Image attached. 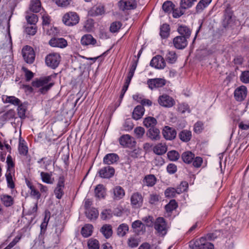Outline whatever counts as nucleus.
Instances as JSON below:
<instances>
[{"mask_svg": "<svg viewBox=\"0 0 249 249\" xmlns=\"http://www.w3.org/2000/svg\"><path fill=\"white\" fill-rule=\"evenodd\" d=\"M111 192L113 194L112 197L114 200H119L122 199L125 196L124 189L120 186L114 187Z\"/></svg>", "mask_w": 249, "mask_h": 249, "instance_id": "18", "label": "nucleus"}, {"mask_svg": "<svg viewBox=\"0 0 249 249\" xmlns=\"http://www.w3.org/2000/svg\"><path fill=\"white\" fill-rule=\"evenodd\" d=\"M143 124L146 127H153L157 124V120L154 117H148L143 120Z\"/></svg>", "mask_w": 249, "mask_h": 249, "instance_id": "44", "label": "nucleus"}, {"mask_svg": "<svg viewBox=\"0 0 249 249\" xmlns=\"http://www.w3.org/2000/svg\"><path fill=\"white\" fill-rule=\"evenodd\" d=\"M27 110V106L25 103L20 104L18 108V113L20 118H24Z\"/></svg>", "mask_w": 249, "mask_h": 249, "instance_id": "47", "label": "nucleus"}, {"mask_svg": "<svg viewBox=\"0 0 249 249\" xmlns=\"http://www.w3.org/2000/svg\"><path fill=\"white\" fill-rule=\"evenodd\" d=\"M180 140L183 142H188L192 137L191 132L187 130L182 131L179 134Z\"/></svg>", "mask_w": 249, "mask_h": 249, "instance_id": "39", "label": "nucleus"}, {"mask_svg": "<svg viewBox=\"0 0 249 249\" xmlns=\"http://www.w3.org/2000/svg\"><path fill=\"white\" fill-rule=\"evenodd\" d=\"M14 174H15L11 173L5 174L8 187L11 189H14L15 188V183L13 179Z\"/></svg>", "mask_w": 249, "mask_h": 249, "instance_id": "52", "label": "nucleus"}, {"mask_svg": "<svg viewBox=\"0 0 249 249\" xmlns=\"http://www.w3.org/2000/svg\"><path fill=\"white\" fill-rule=\"evenodd\" d=\"M27 185L30 190L31 196L36 197L37 200L39 199L40 197L39 192L35 189V187L30 182L27 183Z\"/></svg>", "mask_w": 249, "mask_h": 249, "instance_id": "46", "label": "nucleus"}, {"mask_svg": "<svg viewBox=\"0 0 249 249\" xmlns=\"http://www.w3.org/2000/svg\"><path fill=\"white\" fill-rule=\"evenodd\" d=\"M22 54L25 61L32 64L35 60V53L33 49L29 46H26L22 50Z\"/></svg>", "mask_w": 249, "mask_h": 249, "instance_id": "6", "label": "nucleus"}, {"mask_svg": "<svg viewBox=\"0 0 249 249\" xmlns=\"http://www.w3.org/2000/svg\"><path fill=\"white\" fill-rule=\"evenodd\" d=\"M100 231L107 239L110 238L113 233L112 226L109 224L104 225L100 229Z\"/></svg>", "mask_w": 249, "mask_h": 249, "instance_id": "24", "label": "nucleus"}, {"mask_svg": "<svg viewBox=\"0 0 249 249\" xmlns=\"http://www.w3.org/2000/svg\"><path fill=\"white\" fill-rule=\"evenodd\" d=\"M18 149L20 155L26 156L28 153V148L26 143L24 140H22L21 138L19 139Z\"/></svg>", "mask_w": 249, "mask_h": 249, "instance_id": "29", "label": "nucleus"}, {"mask_svg": "<svg viewBox=\"0 0 249 249\" xmlns=\"http://www.w3.org/2000/svg\"><path fill=\"white\" fill-rule=\"evenodd\" d=\"M177 207V203L175 200H171L168 204L165 206V210L167 212H170Z\"/></svg>", "mask_w": 249, "mask_h": 249, "instance_id": "56", "label": "nucleus"}, {"mask_svg": "<svg viewBox=\"0 0 249 249\" xmlns=\"http://www.w3.org/2000/svg\"><path fill=\"white\" fill-rule=\"evenodd\" d=\"M117 5L119 9L123 11L134 9L137 7L135 0H120Z\"/></svg>", "mask_w": 249, "mask_h": 249, "instance_id": "7", "label": "nucleus"}, {"mask_svg": "<svg viewBox=\"0 0 249 249\" xmlns=\"http://www.w3.org/2000/svg\"><path fill=\"white\" fill-rule=\"evenodd\" d=\"M25 32L29 35L33 36L36 32V28L35 25L28 26L25 28Z\"/></svg>", "mask_w": 249, "mask_h": 249, "instance_id": "60", "label": "nucleus"}, {"mask_svg": "<svg viewBox=\"0 0 249 249\" xmlns=\"http://www.w3.org/2000/svg\"><path fill=\"white\" fill-rule=\"evenodd\" d=\"M158 101L161 106L165 107H171L175 104L174 99L167 94L160 96Z\"/></svg>", "mask_w": 249, "mask_h": 249, "instance_id": "8", "label": "nucleus"}, {"mask_svg": "<svg viewBox=\"0 0 249 249\" xmlns=\"http://www.w3.org/2000/svg\"><path fill=\"white\" fill-rule=\"evenodd\" d=\"M134 134L137 138H142L145 133L144 129L141 126L137 127L134 129Z\"/></svg>", "mask_w": 249, "mask_h": 249, "instance_id": "57", "label": "nucleus"}, {"mask_svg": "<svg viewBox=\"0 0 249 249\" xmlns=\"http://www.w3.org/2000/svg\"><path fill=\"white\" fill-rule=\"evenodd\" d=\"M187 184L186 182L182 183L179 188L175 189L174 188H169L165 191V195L166 197H174L176 194H179L180 193L185 191L186 190Z\"/></svg>", "mask_w": 249, "mask_h": 249, "instance_id": "9", "label": "nucleus"}, {"mask_svg": "<svg viewBox=\"0 0 249 249\" xmlns=\"http://www.w3.org/2000/svg\"><path fill=\"white\" fill-rule=\"evenodd\" d=\"M86 213L87 217L90 220L96 219L99 215V212L95 208L87 209Z\"/></svg>", "mask_w": 249, "mask_h": 249, "instance_id": "37", "label": "nucleus"}, {"mask_svg": "<svg viewBox=\"0 0 249 249\" xmlns=\"http://www.w3.org/2000/svg\"><path fill=\"white\" fill-rule=\"evenodd\" d=\"M114 169L110 166L105 167L99 170L98 173L102 178H109L114 174Z\"/></svg>", "mask_w": 249, "mask_h": 249, "instance_id": "15", "label": "nucleus"}, {"mask_svg": "<svg viewBox=\"0 0 249 249\" xmlns=\"http://www.w3.org/2000/svg\"><path fill=\"white\" fill-rule=\"evenodd\" d=\"M64 179L63 178L61 177L59 178L57 184V186L54 191V194L58 199H60L62 198L64 194Z\"/></svg>", "mask_w": 249, "mask_h": 249, "instance_id": "19", "label": "nucleus"}, {"mask_svg": "<svg viewBox=\"0 0 249 249\" xmlns=\"http://www.w3.org/2000/svg\"><path fill=\"white\" fill-rule=\"evenodd\" d=\"M30 9L35 13L39 12L41 10V3L39 0H31Z\"/></svg>", "mask_w": 249, "mask_h": 249, "instance_id": "36", "label": "nucleus"}, {"mask_svg": "<svg viewBox=\"0 0 249 249\" xmlns=\"http://www.w3.org/2000/svg\"><path fill=\"white\" fill-rule=\"evenodd\" d=\"M144 108L142 106H137L134 109L132 113V117L134 119L138 120L141 119L144 113Z\"/></svg>", "mask_w": 249, "mask_h": 249, "instance_id": "25", "label": "nucleus"}, {"mask_svg": "<svg viewBox=\"0 0 249 249\" xmlns=\"http://www.w3.org/2000/svg\"><path fill=\"white\" fill-rule=\"evenodd\" d=\"M169 26L167 24H163L160 27V35L162 38H166L169 35Z\"/></svg>", "mask_w": 249, "mask_h": 249, "instance_id": "48", "label": "nucleus"}, {"mask_svg": "<svg viewBox=\"0 0 249 249\" xmlns=\"http://www.w3.org/2000/svg\"><path fill=\"white\" fill-rule=\"evenodd\" d=\"M195 155L190 151H186L182 154V159L186 163H190L194 159Z\"/></svg>", "mask_w": 249, "mask_h": 249, "instance_id": "34", "label": "nucleus"}, {"mask_svg": "<svg viewBox=\"0 0 249 249\" xmlns=\"http://www.w3.org/2000/svg\"><path fill=\"white\" fill-rule=\"evenodd\" d=\"M156 182V178L153 175L145 176L144 180V183L148 186H153Z\"/></svg>", "mask_w": 249, "mask_h": 249, "instance_id": "45", "label": "nucleus"}, {"mask_svg": "<svg viewBox=\"0 0 249 249\" xmlns=\"http://www.w3.org/2000/svg\"><path fill=\"white\" fill-rule=\"evenodd\" d=\"M240 80L244 83H249V71H243L240 75Z\"/></svg>", "mask_w": 249, "mask_h": 249, "instance_id": "58", "label": "nucleus"}, {"mask_svg": "<svg viewBox=\"0 0 249 249\" xmlns=\"http://www.w3.org/2000/svg\"><path fill=\"white\" fill-rule=\"evenodd\" d=\"M154 228L159 235H165L167 233V226L164 219L162 217L157 218L154 223Z\"/></svg>", "mask_w": 249, "mask_h": 249, "instance_id": "4", "label": "nucleus"}, {"mask_svg": "<svg viewBox=\"0 0 249 249\" xmlns=\"http://www.w3.org/2000/svg\"><path fill=\"white\" fill-rule=\"evenodd\" d=\"M95 194L98 198H104L106 195V188L102 184L98 185L95 189Z\"/></svg>", "mask_w": 249, "mask_h": 249, "instance_id": "28", "label": "nucleus"}, {"mask_svg": "<svg viewBox=\"0 0 249 249\" xmlns=\"http://www.w3.org/2000/svg\"><path fill=\"white\" fill-rule=\"evenodd\" d=\"M81 43L83 46H99L100 44L98 43L96 40L89 34L83 36L81 39Z\"/></svg>", "mask_w": 249, "mask_h": 249, "instance_id": "11", "label": "nucleus"}, {"mask_svg": "<svg viewBox=\"0 0 249 249\" xmlns=\"http://www.w3.org/2000/svg\"><path fill=\"white\" fill-rule=\"evenodd\" d=\"M113 214L110 209H106L102 211L101 213V218L104 220L110 219L112 217Z\"/></svg>", "mask_w": 249, "mask_h": 249, "instance_id": "53", "label": "nucleus"}, {"mask_svg": "<svg viewBox=\"0 0 249 249\" xmlns=\"http://www.w3.org/2000/svg\"><path fill=\"white\" fill-rule=\"evenodd\" d=\"M131 204L134 208H138L142 204L143 199L141 194L137 192L133 193L130 198Z\"/></svg>", "mask_w": 249, "mask_h": 249, "instance_id": "16", "label": "nucleus"}, {"mask_svg": "<svg viewBox=\"0 0 249 249\" xmlns=\"http://www.w3.org/2000/svg\"><path fill=\"white\" fill-rule=\"evenodd\" d=\"M150 66L157 69H163L166 66L164 58L158 55L154 57L150 62Z\"/></svg>", "mask_w": 249, "mask_h": 249, "instance_id": "10", "label": "nucleus"}, {"mask_svg": "<svg viewBox=\"0 0 249 249\" xmlns=\"http://www.w3.org/2000/svg\"><path fill=\"white\" fill-rule=\"evenodd\" d=\"M139 243V240L135 237H131L128 240V246L131 248H135L138 246Z\"/></svg>", "mask_w": 249, "mask_h": 249, "instance_id": "59", "label": "nucleus"}, {"mask_svg": "<svg viewBox=\"0 0 249 249\" xmlns=\"http://www.w3.org/2000/svg\"><path fill=\"white\" fill-rule=\"evenodd\" d=\"M235 99L238 101L244 100L247 95V89L244 86H241L236 88L234 92Z\"/></svg>", "mask_w": 249, "mask_h": 249, "instance_id": "12", "label": "nucleus"}, {"mask_svg": "<svg viewBox=\"0 0 249 249\" xmlns=\"http://www.w3.org/2000/svg\"><path fill=\"white\" fill-rule=\"evenodd\" d=\"M212 0H201L196 6L197 12H199L205 8L212 2Z\"/></svg>", "mask_w": 249, "mask_h": 249, "instance_id": "41", "label": "nucleus"}, {"mask_svg": "<svg viewBox=\"0 0 249 249\" xmlns=\"http://www.w3.org/2000/svg\"><path fill=\"white\" fill-rule=\"evenodd\" d=\"M54 1L58 6L66 7L70 4L71 0H54Z\"/></svg>", "mask_w": 249, "mask_h": 249, "instance_id": "64", "label": "nucleus"}, {"mask_svg": "<svg viewBox=\"0 0 249 249\" xmlns=\"http://www.w3.org/2000/svg\"><path fill=\"white\" fill-rule=\"evenodd\" d=\"M167 156L168 159L172 161H176L179 159V154L175 150H172L168 152Z\"/></svg>", "mask_w": 249, "mask_h": 249, "instance_id": "54", "label": "nucleus"}, {"mask_svg": "<svg viewBox=\"0 0 249 249\" xmlns=\"http://www.w3.org/2000/svg\"><path fill=\"white\" fill-rule=\"evenodd\" d=\"M121 27V23L120 22H114L111 24L110 30L112 33H115L120 29Z\"/></svg>", "mask_w": 249, "mask_h": 249, "instance_id": "61", "label": "nucleus"}, {"mask_svg": "<svg viewBox=\"0 0 249 249\" xmlns=\"http://www.w3.org/2000/svg\"><path fill=\"white\" fill-rule=\"evenodd\" d=\"M104 7L102 5H98L93 6L89 11V14L91 16L102 15L105 13Z\"/></svg>", "mask_w": 249, "mask_h": 249, "instance_id": "27", "label": "nucleus"}, {"mask_svg": "<svg viewBox=\"0 0 249 249\" xmlns=\"http://www.w3.org/2000/svg\"><path fill=\"white\" fill-rule=\"evenodd\" d=\"M134 232L138 234L143 233L145 230L144 225L140 220H136L132 224Z\"/></svg>", "mask_w": 249, "mask_h": 249, "instance_id": "22", "label": "nucleus"}, {"mask_svg": "<svg viewBox=\"0 0 249 249\" xmlns=\"http://www.w3.org/2000/svg\"><path fill=\"white\" fill-rule=\"evenodd\" d=\"M197 0H181L180 6L182 8L187 9L191 7Z\"/></svg>", "mask_w": 249, "mask_h": 249, "instance_id": "50", "label": "nucleus"}, {"mask_svg": "<svg viewBox=\"0 0 249 249\" xmlns=\"http://www.w3.org/2000/svg\"><path fill=\"white\" fill-rule=\"evenodd\" d=\"M119 160L118 156L115 153L107 154L103 159V162L106 164H112L116 162Z\"/></svg>", "mask_w": 249, "mask_h": 249, "instance_id": "23", "label": "nucleus"}, {"mask_svg": "<svg viewBox=\"0 0 249 249\" xmlns=\"http://www.w3.org/2000/svg\"><path fill=\"white\" fill-rule=\"evenodd\" d=\"M120 143L124 147H132L135 144V141L133 137L128 134H126L120 138Z\"/></svg>", "mask_w": 249, "mask_h": 249, "instance_id": "13", "label": "nucleus"}, {"mask_svg": "<svg viewBox=\"0 0 249 249\" xmlns=\"http://www.w3.org/2000/svg\"><path fill=\"white\" fill-rule=\"evenodd\" d=\"M26 20L28 23L31 25H35L38 21V18L36 15L32 14L26 17Z\"/></svg>", "mask_w": 249, "mask_h": 249, "instance_id": "55", "label": "nucleus"}, {"mask_svg": "<svg viewBox=\"0 0 249 249\" xmlns=\"http://www.w3.org/2000/svg\"><path fill=\"white\" fill-rule=\"evenodd\" d=\"M52 76L41 78L33 82V86L38 89V91L44 94L53 85L52 81Z\"/></svg>", "mask_w": 249, "mask_h": 249, "instance_id": "1", "label": "nucleus"}, {"mask_svg": "<svg viewBox=\"0 0 249 249\" xmlns=\"http://www.w3.org/2000/svg\"><path fill=\"white\" fill-rule=\"evenodd\" d=\"M0 200L2 204L6 207L12 206L14 202L12 197L7 195H2L0 196Z\"/></svg>", "mask_w": 249, "mask_h": 249, "instance_id": "33", "label": "nucleus"}, {"mask_svg": "<svg viewBox=\"0 0 249 249\" xmlns=\"http://www.w3.org/2000/svg\"><path fill=\"white\" fill-rule=\"evenodd\" d=\"M49 44L53 47L61 48H65L67 45V41L63 38H53L49 41Z\"/></svg>", "mask_w": 249, "mask_h": 249, "instance_id": "17", "label": "nucleus"}, {"mask_svg": "<svg viewBox=\"0 0 249 249\" xmlns=\"http://www.w3.org/2000/svg\"><path fill=\"white\" fill-rule=\"evenodd\" d=\"M40 175L41 179L43 182L49 184L53 183L54 179L52 178L51 174L41 172Z\"/></svg>", "mask_w": 249, "mask_h": 249, "instance_id": "32", "label": "nucleus"}, {"mask_svg": "<svg viewBox=\"0 0 249 249\" xmlns=\"http://www.w3.org/2000/svg\"><path fill=\"white\" fill-rule=\"evenodd\" d=\"M162 134L166 140H172L176 137L177 133L174 128L166 126L163 129Z\"/></svg>", "mask_w": 249, "mask_h": 249, "instance_id": "21", "label": "nucleus"}, {"mask_svg": "<svg viewBox=\"0 0 249 249\" xmlns=\"http://www.w3.org/2000/svg\"><path fill=\"white\" fill-rule=\"evenodd\" d=\"M128 226L125 223L120 224L117 230V234L120 237H124L128 232Z\"/></svg>", "mask_w": 249, "mask_h": 249, "instance_id": "30", "label": "nucleus"}, {"mask_svg": "<svg viewBox=\"0 0 249 249\" xmlns=\"http://www.w3.org/2000/svg\"><path fill=\"white\" fill-rule=\"evenodd\" d=\"M93 227L92 225L86 224L81 229V234L84 237L90 236L93 232Z\"/></svg>", "mask_w": 249, "mask_h": 249, "instance_id": "31", "label": "nucleus"}, {"mask_svg": "<svg viewBox=\"0 0 249 249\" xmlns=\"http://www.w3.org/2000/svg\"><path fill=\"white\" fill-rule=\"evenodd\" d=\"M178 109L179 111L182 113H184L185 112L189 113L190 111L188 105L185 103L180 104L178 106Z\"/></svg>", "mask_w": 249, "mask_h": 249, "instance_id": "62", "label": "nucleus"}, {"mask_svg": "<svg viewBox=\"0 0 249 249\" xmlns=\"http://www.w3.org/2000/svg\"><path fill=\"white\" fill-rule=\"evenodd\" d=\"M173 44L176 48L182 49L187 46L186 38L184 36H176L173 39Z\"/></svg>", "mask_w": 249, "mask_h": 249, "instance_id": "20", "label": "nucleus"}, {"mask_svg": "<svg viewBox=\"0 0 249 249\" xmlns=\"http://www.w3.org/2000/svg\"><path fill=\"white\" fill-rule=\"evenodd\" d=\"M79 17L78 14L74 12H69L63 17V22L67 26H72L77 24L79 21Z\"/></svg>", "mask_w": 249, "mask_h": 249, "instance_id": "3", "label": "nucleus"}, {"mask_svg": "<svg viewBox=\"0 0 249 249\" xmlns=\"http://www.w3.org/2000/svg\"><path fill=\"white\" fill-rule=\"evenodd\" d=\"M178 31L179 34L182 35L181 36H184L186 38V37H188L191 34L190 30L185 25L179 26L178 29Z\"/></svg>", "mask_w": 249, "mask_h": 249, "instance_id": "38", "label": "nucleus"}, {"mask_svg": "<svg viewBox=\"0 0 249 249\" xmlns=\"http://www.w3.org/2000/svg\"><path fill=\"white\" fill-rule=\"evenodd\" d=\"M167 150V147L164 143H159L153 147L154 152L158 155H161L165 153Z\"/></svg>", "mask_w": 249, "mask_h": 249, "instance_id": "26", "label": "nucleus"}, {"mask_svg": "<svg viewBox=\"0 0 249 249\" xmlns=\"http://www.w3.org/2000/svg\"><path fill=\"white\" fill-rule=\"evenodd\" d=\"M7 171L6 173L15 174L14 163L10 155H8L6 159Z\"/></svg>", "mask_w": 249, "mask_h": 249, "instance_id": "35", "label": "nucleus"}, {"mask_svg": "<svg viewBox=\"0 0 249 249\" xmlns=\"http://www.w3.org/2000/svg\"><path fill=\"white\" fill-rule=\"evenodd\" d=\"M160 131L156 128H150L149 130V137L152 140H157L160 139Z\"/></svg>", "mask_w": 249, "mask_h": 249, "instance_id": "40", "label": "nucleus"}, {"mask_svg": "<svg viewBox=\"0 0 249 249\" xmlns=\"http://www.w3.org/2000/svg\"><path fill=\"white\" fill-rule=\"evenodd\" d=\"M61 57L57 53H51L45 58L46 64L52 69L56 68L60 62Z\"/></svg>", "mask_w": 249, "mask_h": 249, "instance_id": "5", "label": "nucleus"}, {"mask_svg": "<svg viewBox=\"0 0 249 249\" xmlns=\"http://www.w3.org/2000/svg\"><path fill=\"white\" fill-rule=\"evenodd\" d=\"M3 100H5L4 102L6 103H11L16 106H18L20 104L19 99L15 96H5L3 98Z\"/></svg>", "mask_w": 249, "mask_h": 249, "instance_id": "43", "label": "nucleus"}, {"mask_svg": "<svg viewBox=\"0 0 249 249\" xmlns=\"http://www.w3.org/2000/svg\"><path fill=\"white\" fill-rule=\"evenodd\" d=\"M88 246L89 249H99V241L95 239H90L88 241Z\"/></svg>", "mask_w": 249, "mask_h": 249, "instance_id": "51", "label": "nucleus"}, {"mask_svg": "<svg viewBox=\"0 0 249 249\" xmlns=\"http://www.w3.org/2000/svg\"><path fill=\"white\" fill-rule=\"evenodd\" d=\"M203 129V124L200 122L196 123L194 125V130L196 133H200Z\"/></svg>", "mask_w": 249, "mask_h": 249, "instance_id": "63", "label": "nucleus"}, {"mask_svg": "<svg viewBox=\"0 0 249 249\" xmlns=\"http://www.w3.org/2000/svg\"><path fill=\"white\" fill-rule=\"evenodd\" d=\"M149 88L151 89L161 88L165 85V80L162 78L150 79L147 81Z\"/></svg>", "mask_w": 249, "mask_h": 249, "instance_id": "14", "label": "nucleus"}, {"mask_svg": "<svg viewBox=\"0 0 249 249\" xmlns=\"http://www.w3.org/2000/svg\"><path fill=\"white\" fill-rule=\"evenodd\" d=\"M165 58L169 63H174L177 59V55L174 51H168L165 56Z\"/></svg>", "mask_w": 249, "mask_h": 249, "instance_id": "42", "label": "nucleus"}, {"mask_svg": "<svg viewBox=\"0 0 249 249\" xmlns=\"http://www.w3.org/2000/svg\"><path fill=\"white\" fill-rule=\"evenodd\" d=\"M189 247L192 249H213V244L209 242L206 237L192 240L189 242Z\"/></svg>", "mask_w": 249, "mask_h": 249, "instance_id": "2", "label": "nucleus"}, {"mask_svg": "<svg viewBox=\"0 0 249 249\" xmlns=\"http://www.w3.org/2000/svg\"><path fill=\"white\" fill-rule=\"evenodd\" d=\"M174 5L170 1H166L162 5L163 10L167 13H170L173 10Z\"/></svg>", "mask_w": 249, "mask_h": 249, "instance_id": "49", "label": "nucleus"}]
</instances>
